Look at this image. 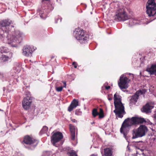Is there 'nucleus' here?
<instances>
[{"mask_svg":"<svg viewBox=\"0 0 156 156\" xmlns=\"http://www.w3.org/2000/svg\"><path fill=\"white\" fill-rule=\"evenodd\" d=\"M129 81V79L124 74L122 75L120 77L118 85L121 89H126L128 87V84Z\"/></svg>","mask_w":156,"mask_h":156,"instance_id":"1a4fd4ad","label":"nucleus"},{"mask_svg":"<svg viewBox=\"0 0 156 156\" xmlns=\"http://www.w3.org/2000/svg\"><path fill=\"white\" fill-rule=\"evenodd\" d=\"M34 50L32 47L28 45L24 46L23 49V54L26 56H30Z\"/></svg>","mask_w":156,"mask_h":156,"instance_id":"ddd939ff","label":"nucleus"},{"mask_svg":"<svg viewBox=\"0 0 156 156\" xmlns=\"http://www.w3.org/2000/svg\"><path fill=\"white\" fill-rule=\"evenodd\" d=\"M146 71L148 72L151 75L156 74V64H152L150 67L147 68Z\"/></svg>","mask_w":156,"mask_h":156,"instance_id":"a211bd4d","label":"nucleus"},{"mask_svg":"<svg viewBox=\"0 0 156 156\" xmlns=\"http://www.w3.org/2000/svg\"><path fill=\"white\" fill-rule=\"evenodd\" d=\"M63 84V87H66V83L65 81L62 82Z\"/></svg>","mask_w":156,"mask_h":156,"instance_id":"c85d7f7f","label":"nucleus"},{"mask_svg":"<svg viewBox=\"0 0 156 156\" xmlns=\"http://www.w3.org/2000/svg\"><path fill=\"white\" fill-rule=\"evenodd\" d=\"M132 20H131L130 21V22H129V25H132V24H131V23L132 22Z\"/></svg>","mask_w":156,"mask_h":156,"instance_id":"f704fd0d","label":"nucleus"},{"mask_svg":"<svg viewBox=\"0 0 156 156\" xmlns=\"http://www.w3.org/2000/svg\"><path fill=\"white\" fill-rule=\"evenodd\" d=\"M69 156H77L76 152L73 150L69 151L67 153Z\"/></svg>","mask_w":156,"mask_h":156,"instance_id":"412c9836","label":"nucleus"},{"mask_svg":"<svg viewBox=\"0 0 156 156\" xmlns=\"http://www.w3.org/2000/svg\"><path fill=\"white\" fill-rule=\"evenodd\" d=\"M99 115V118L100 119L102 118L104 116V114H99L98 115Z\"/></svg>","mask_w":156,"mask_h":156,"instance_id":"bb28decb","label":"nucleus"},{"mask_svg":"<svg viewBox=\"0 0 156 156\" xmlns=\"http://www.w3.org/2000/svg\"><path fill=\"white\" fill-rule=\"evenodd\" d=\"M11 27H14V26L13 25L11 26Z\"/></svg>","mask_w":156,"mask_h":156,"instance_id":"4c0bfd02","label":"nucleus"},{"mask_svg":"<svg viewBox=\"0 0 156 156\" xmlns=\"http://www.w3.org/2000/svg\"><path fill=\"white\" fill-rule=\"evenodd\" d=\"M48 129V128L46 126H44L41 130L40 133L41 134L46 133Z\"/></svg>","mask_w":156,"mask_h":156,"instance_id":"4be33fe9","label":"nucleus"},{"mask_svg":"<svg viewBox=\"0 0 156 156\" xmlns=\"http://www.w3.org/2000/svg\"><path fill=\"white\" fill-rule=\"evenodd\" d=\"M114 99L115 110L113 112L116 116L122 118L126 114V112L124 110V107L121 102V97L116 93L114 95Z\"/></svg>","mask_w":156,"mask_h":156,"instance_id":"f03ea898","label":"nucleus"},{"mask_svg":"<svg viewBox=\"0 0 156 156\" xmlns=\"http://www.w3.org/2000/svg\"><path fill=\"white\" fill-rule=\"evenodd\" d=\"M63 137L62 133L59 132H57L55 133L51 137V141L52 143L55 144L59 141Z\"/></svg>","mask_w":156,"mask_h":156,"instance_id":"4468645a","label":"nucleus"},{"mask_svg":"<svg viewBox=\"0 0 156 156\" xmlns=\"http://www.w3.org/2000/svg\"><path fill=\"white\" fill-rule=\"evenodd\" d=\"M132 73H128V75H132Z\"/></svg>","mask_w":156,"mask_h":156,"instance_id":"e433bc0d","label":"nucleus"},{"mask_svg":"<svg viewBox=\"0 0 156 156\" xmlns=\"http://www.w3.org/2000/svg\"><path fill=\"white\" fill-rule=\"evenodd\" d=\"M140 93H141V90L138 91L136 92V93H135V94L132 97L130 100V104H135L136 102H137V100L138 99L139 94Z\"/></svg>","mask_w":156,"mask_h":156,"instance_id":"dca6fc26","label":"nucleus"},{"mask_svg":"<svg viewBox=\"0 0 156 156\" xmlns=\"http://www.w3.org/2000/svg\"><path fill=\"white\" fill-rule=\"evenodd\" d=\"M89 35L85 32L84 30L80 29L79 30V42L80 44H85L88 41Z\"/></svg>","mask_w":156,"mask_h":156,"instance_id":"9b49d317","label":"nucleus"},{"mask_svg":"<svg viewBox=\"0 0 156 156\" xmlns=\"http://www.w3.org/2000/svg\"><path fill=\"white\" fill-rule=\"evenodd\" d=\"M71 121H72V122H76L77 121L74 119H71Z\"/></svg>","mask_w":156,"mask_h":156,"instance_id":"c756f323","label":"nucleus"},{"mask_svg":"<svg viewBox=\"0 0 156 156\" xmlns=\"http://www.w3.org/2000/svg\"><path fill=\"white\" fill-rule=\"evenodd\" d=\"M100 112L99 114H104L103 110L101 108H100Z\"/></svg>","mask_w":156,"mask_h":156,"instance_id":"7c9ffc66","label":"nucleus"},{"mask_svg":"<svg viewBox=\"0 0 156 156\" xmlns=\"http://www.w3.org/2000/svg\"><path fill=\"white\" fill-rule=\"evenodd\" d=\"M2 53L0 59L3 62H5L9 60L12 57V54L9 51V49L6 47H2L0 49Z\"/></svg>","mask_w":156,"mask_h":156,"instance_id":"6e6552de","label":"nucleus"},{"mask_svg":"<svg viewBox=\"0 0 156 156\" xmlns=\"http://www.w3.org/2000/svg\"><path fill=\"white\" fill-rule=\"evenodd\" d=\"M75 114L77 115V114H78L77 112L76 111Z\"/></svg>","mask_w":156,"mask_h":156,"instance_id":"c9c22d12","label":"nucleus"},{"mask_svg":"<svg viewBox=\"0 0 156 156\" xmlns=\"http://www.w3.org/2000/svg\"><path fill=\"white\" fill-rule=\"evenodd\" d=\"M63 88V87H57L56 90L58 92H60L62 90Z\"/></svg>","mask_w":156,"mask_h":156,"instance_id":"a878e982","label":"nucleus"},{"mask_svg":"<svg viewBox=\"0 0 156 156\" xmlns=\"http://www.w3.org/2000/svg\"><path fill=\"white\" fill-rule=\"evenodd\" d=\"M24 34L19 30L16 31L12 34V35L9 38L8 36V42L9 44H11L13 43L16 42L15 44H12V46L13 47H16L17 44L20 43V41L22 39V37L24 36Z\"/></svg>","mask_w":156,"mask_h":156,"instance_id":"7ed1b4c3","label":"nucleus"},{"mask_svg":"<svg viewBox=\"0 0 156 156\" xmlns=\"http://www.w3.org/2000/svg\"><path fill=\"white\" fill-rule=\"evenodd\" d=\"M92 114L93 116L94 117H95L99 114V113L98 112L97 109L96 108H94L92 111Z\"/></svg>","mask_w":156,"mask_h":156,"instance_id":"5701e85b","label":"nucleus"},{"mask_svg":"<svg viewBox=\"0 0 156 156\" xmlns=\"http://www.w3.org/2000/svg\"><path fill=\"white\" fill-rule=\"evenodd\" d=\"M108 99L109 101H111L112 99V98L111 97H108Z\"/></svg>","mask_w":156,"mask_h":156,"instance_id":"72a5a7b5","label":"nucleus"},{"mask_svg":"<svg viewBox=\"0 0 156 156\" xmlns=\"http://www.w3.org/2000/svg\"><path fill=\"white\" fill-rule=\"evenodd\" d=\"M0 111H2V110L1 109H0Z\"/></svg>","mask_w":156,"mask_h":156,"instance_id":"58836bf2","label":"nucleus"},{"mask_svg":"<svg viewBox=\"0 0 156 156\" xmlns=\"http://www.w3.org/2000/svg\"><path fill=\"white\" fill-rule=\"evenodd\" d=\"M12 24V21L6 19L0 21V38L3 37L4 31L8 32L9 31V25Z\"/></svg>","mask_w":156,"mask_h":156,"instance_id":"20e7f679","label":"nucleus"},{"mask_svg":"<svg viewBox=\"0 0 156 156\" xmlns=\"http://www.w3.org/2000/svg\"><path fill=\"white\" fill-rule=\"evenodd\" d=\"M43 1H48V0H43Z\"/></svg>","mask_w":156,"mask_h":156,"instance_id":"ea45409f","label":"nucleus"},{"mask_svg":"<svg viewBox=\"0 0 156 156\" xmlns=\"http://www.w3.org/2000/svg\"><path fill=\"white\" fill-rule=\"evenodd\" d=\"M23 142L26 144L30 145L31 149L34 148L38 143V141L37 140L28 135L24 137Z\"/></svg>","mask_w":156,"mask_h":156,"instance_id":"9d476101","label":"nucleus"},{"mask_svg":"<svg viewBox=\"0 0 156 156\" xmlns=\"http://www.w3.org/2000/svg\"><path fill=\"white\" fill-rule=\"evenodd\" d=\"M73 35L75 38L76 39H77V38L78 36V30L77 29H76L74 31Z\"/></svg>","mask_w":156,"mask_h":156,"instance_id":"b1692460","label":"nucleus"},{"mask_svg":"<svg viewBox=\"0 0 156 156\" xmlns=\"http://www.w3.org/2000/svg\"><path fill=\"white\" fill-rule=\"evenodd\" d=\"M147 131V128L145 125H140L136 130H133V139L138 137H141L145 135V133Z\"/></svg>","mask_w":156,"mask_h":156,"instance_id":"39448f33","label":"nucleus"},{"mask_svg":"<svg viewBox=\"0 0 156 156\" xmlns=\"http://www.w3.org/2000/svg\"><path fill=\"white\" fill-rule=\"evenodd\" d=\"M40 16L41 18L42 19H44V18L43 17V14L42 13H41V14L40 15Z\"/></svg>","mask_w":156,"mask_h":156,"instance_id":"473e14b6","label":"nucleus"},{"mask_svg":"<svg viewBox=\"0 0 156 156\" xmlns=\"http://www.w3.org/2000/svg\"><path fill=\"white\" fill-rule=\"evenodd\" d=\"M155 0H148L147 5V13L149 16H153L156 13V4Z\"/></svg>","mask_w":156,"mask_h":156,"instance_id":"423d86ee","label":"nucleus"},{"mask_svg":"<svg viewBox=\"0 0 156 156\" xmlns=\"http://www.w3.org/2000/svg\"><path fill=\"white\" fill-rule=\"evenodd\" d=\"M105 155V156H111L112 155V150L111 148H106L104 149Z\"/></svg>","mask_w":156,"mask_h":156,"instance_id":"aec40b11","label":"nucleus"},{"mask_svg":"<svg viewBox=\"0 0 156 156\" xmlns=\"http://www.w3.org/2000/svg\"><path fill=\"white\" fill-rule=\"evenodd\" d=\"M20 67L19 66H17L14 67V69L15 70V72L16 73H19L20 70Z\"/></svg>","mask_w":156,"mask_h":156,"instance_id":"393cba45","label":"nucleus"},{"mask_svg":"<svg viewBox=\"0 0 156 156\" xmlns=\"http://www.w3.org/2000/svg\"><path fill=\"white\" fill-rule=\"evenodd\" d=\"M78 106V100L74 99L72 101L70 105L68 108V111L69 112L72 111Z\"/></svg>","mask_w":156,"mask_h":156,"instance_id":"f3484780","label":"nucleus"},{"mask_svg":"<svg viewBox=\"0 0 156 156\" xmlns=\"http://www.w3.org/2000/svg\"><path fill=\"white\" fill-rule=\"evenodd\" d=\"M105 88L106 89L108 90L110 88V86H105Z\"/></svg>","mask_w":156,"mask_h":156,"instance_id":"2f4dec72","label":"nucleus"},{"mask_svg":"<svg viewBox=\"0 0 156 156\" xmlns=\"http://www.w3.org/2000/svg\"><path fill=\"white\" fill-rule=\"evenodd\" d=\"M153 106H152L148 103H147L141 109L142 112L148 113L151 112V109L153 108Z\"/></svg>","mask_w":156,"mask_h":156,"instance_id":"2eb2a0df","label":"nucleus"},{"mask_svg":"<svg viewBox=\"0 0 156 156\" xmlns=\"http://www.w3.org/2000/svg\"><path fill=\"white\" fill-rule=\"evenodd\" d=\"M114 18L115 21H124L128 18L127 15L124 9L120 8L117 10Z\"/></svg>","mask_w":156,"mask_h":156,"instance_id":"0eeeda50","label":"nucleus"},{"mask_svg":"<svg viewBox=\"0 0 156 156\" xmlns=\"http://www.w3.org/2000/svg\"><path fill=\"white\" fill-rule=\"evenodd\" d=\"M72 65L74 66V67L75 68H76L77 67V65L76 64V63L75 62H73V63Z\"/></svg>","mask_w":156,"mask_h":156,"instance_id":"cd10ccee","label":"nucleus"},{"mask_svg":"<svg viewBox=\"0 0 156 156\" xmlns=\"http://www.w3.org/2000/svg\"><path fill=\"white\" fill-rule=\"evenodd\" d=\"M32 102V99L30 97H27L24 98L22 102V106L24 109L27 110L29 109Z\"/></svg>","mask_w":156,"mask_h":156,"instance_id":"f8f14e48","label":"nucleus"},{"mask_svg":"<svg viewBox=\"0 0 156 156\" xmlns=\"http://www.w3.org/2000/svg\"><path fill=\"white\" fill-rule=\"evenodd\" d=\"M144 122H145V121L143 118L135 117L131 118H128L123 122L120 129V132L123 134L124 137L126 138L130 127L133 125L142 123Z\"/></svg>","mask_w":156,"mask_h":156,"instance_id":"f257e3e1","label":"nucleus"},{"mask_svg":"<svg viewBox=\"0 0 156 156\" xmlns=\"http://www.w3.org/2000/svg\"><path fill=\"white\" fill-rule=\"evenodd\" d=\"M69 128L71 134V139L72 140H74L75 138V132L76 131L75 127L72 125L70 124ZM76 131H77V129H76Z\"/></svg>","mask_w":156,"mask_h":156,"instance_id":"6ab92c4d","label":"nucleus"}]
</instances>
